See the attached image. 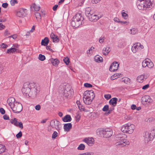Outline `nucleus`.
Returning <instances> with one entry per match:
<instances>
[{
	"mask_svg": "<svg viewBox=\"0 0 155 155\" xmlns=\"http://www.w3.org/2000/svg\"><path fill=\"white\" fill-rule=\"evenodd\" d=\"M84 18L81 13H77L74 15L71 21V25L74 28H77L84 24Z\"/></svg>",
	"mask_w": 155,
	"mask_h": 155,
	"instance_id": "1",
	"label": "nucleus"
},
{
	"mask_svg": "<svg viewBox=\"0 0 155 155\" xmlns=\"http://www.w3.org/2000/svg\"><path fill=\"white\" fill-rule=\"evenodd\" d=\"M127 137V136L124 134L123 133H120L117 134L116 135V140L119 141L118 142L116 143L117 146H120L121 147H122L128 145L130 144L129 142L125 139Z\"/></svg>",
	"mask_w": 155,
	"mask_h": 155,
	"instance_id": "2",
	"label": "nucleus"
},
{
	"mask_svg": "<svg viewBox=\"0 0 155 155\" xmlns=\"http://www.w3.org/2000/svg\"><path fill=\"white\" fill-rule=\"evenodd\" d=\"M137 5L139 9L146 10L147 8H151L152 4L150 0H138Z\"/></svg>",
	"mask_w": 155,
	"mask_h": 155,
	"instance_id": "3",
	"label": "nucleus"
},
{
	"mask_svg": "<svg viewBox=\"0 0 155 155\" xmlns=\"http://www.w3.org/2000/svg\"><path fill=\"white\" fill-rule=\"evenodd\" d=\"M98 133L100 137L105 138H109L113 134L112 130L109 128L99 129Z\"/></svg>",
	"mask_w": 155,
	"mask_h": 155,
	"instance_id": "4",
	"label": "nucleus"
},
{
	"mask_svg": "<svg viewBox=\"0 0 155 155\" xmlns=\"http://www.w3.org/2000/svg\"><path fill=\"white\" fill-rule=\"evenodd\" d=\"M135 128L134 125L130 124H127L123 125L121 128V130L123 133L130 134L133 132Z\"/></svg>",
	"mask_w": 155,
	"mask_h": 155,
	"instance_id": "5",
	"label": "nucleus"
},
{
	"mask_svg": "<svg viewBox=\"0 0 155 155\" xmlns=\"http://www.w3.org/2000/svg\"><path fill=\"white\" fill-rule=\"evenodd\" d=\"M30 83L28 82L24 84L23 87L21 89V91L24 95L26 96L29 97V94L30 92L31 88Z\"/></svg>",
	"mask_w": 155,
	"mask_h": 155,
	"instance_id": "6",
	"label": "nucleus"
},
{
	"mask_svg": "<svg viewBox=\"0 0 155 155\" xmlns=\"http://www.w3.org/2000/svg\"><path fill=\"white\" fill-rule=\"evenodd\" d=\"M71 86L69 85L65 86L64 88L63 87L64 92L62 94L65 97L68 98V97H71L70 95H71L73 92V90H71Z\"/></svg>",
	"mask_w": 155,
	"mask_h": 155,
	"instance_id": "7",
	"label": "nucleus"
},
{
	"mask_svg": "<svg viewBox=\"0 0 155 155\" xmlns=\"http://www.w3.org/2000/svg\"><path fill=\"white\" fill-rule=\"evenodd\" d=\"M30 88L31 87V88L29 94V97L31 98L34 97L36 96V94L38 92H37L38 91L37 88V87L36 84L34 83H30Z\"/></svg>",
	"mask_w": 155,
	"mask_h": 155,
	"instance_id": "8",
	"label": "nucleus"
},
{
	"mask_svg": "<svg viewBox=\"0 0 155 155\" xmlns=\"http://www.w3.org/2000/svg\"><path fill=\"white\" fill-rule=\"evenodd\" d=\"M13 106L11 107V108L12 109L13 112L15 113H19L22 110V105L19 102L15 101V104Z\"/></svg>",
	"mask_w": 155,
	"mask_h": 155,
	"instance_id": "9",
	"label": "nucleus"
},
{
	"mask_svg": "<svg viewBox=\"0 0 155 155\" xmlns=\"http://www.w3.org/2000/svg\"><path fill=\"white\" fill-rule=\"evenodd\" d=\"M142 64L143 68L147 67L148 68H153L154 66L153 62L148 58L146 59L143 61Z\"/></svg>",
	"mask_w": 155,
	"mask_h": 155,
	"instance_id": "10",
	"label": "nucleus"
},
{
	"mask_svg": "<svg viewBox=\"0 0 155 155\" xmlns=\"http://www.w3.org/2000/svg\"><path fill=\"white\" fill-rule=\"evenodd\" d=\"M143 48V46L140 43L137 42L134 44L131 48V50L134 53H135Z\"/></svg>",
	"mask_w": 155,
	"mask_h": 155,
	"instance_id": "11",
	"label": "nucleus"
},
{
	"mask_svg": "<svg viewBox=\"0 0 155 155\" xmlns=\"http://www.w3.org/2000/svg\"><path fill=\"white\" fill-rule=\"evenodd\" d=\"M60 123L57 120L54 119L51 120L50 122V125L52 128H55L57 130H60L59 127Z\"/></svg>",
	"mask_w": 155,
	"mask_h": 155,
	"instance_id": "12",
	"label": "nucleus"
},
{
	"mask_svg": "<svg viewBox=\"0 0 155 155\" xmlns=\"http://www.w3.org/2000/svg\"><path fill=\"white\" fill-rule=\"evenodd\" d=\"M151 134H150L148 132H146L144 136V141L146 143H148L150 141L152 140H153L155 137V134L152 135L151 137Z\"/></svg>",
	"mask_w": 155,
	"mask_h": 155,
	"instance_id": "13",
	"label": "nucleus"
},
{
	"mask_svg": "<svg viewBox=\"0 0 155 155\" xmlns=\"http://www.w3.org/2000/svg\"><path fill=\"white\" fill-rule=\"evenodd\" d=\"M16 118H14L13 119H11L10 122L15 126L19 127L21 129L23 128V125L22 123L18 122Z\"/></svg>",
	"mask_w": 155,
	"mask_h": 155,
	"instance_id": "14",
	"label": "nucleus"
},
{
	"mask_svg": "<svg viewBox=\"0 0 155 155\" xmlns=\"http://www.w3.org/2000/svg\"><path fill=\"white\" fill-rule=\"evenodd\" d=\"M83 95L84 96H87L88 97H89L92 99H93L95 96L94 91L92 90L85 91Z\"/></svg>",
	"mask_w": 155,
	"mask_h": 155,
	"instance_id": "15",
	"label": "nucleus"
},
{
	"mask_svg": "<svg viewBox=\"0 0 155 155\" xmlns=\"http://www.w3.org/2000/svg\"><path fill=\"white\" fill-rule=\"evenodd\" d=\"M26 10L23 8H21L17 13L16 15L20 17L25 16L26 15Z\"/></svg>",
	"mask_w": 155,
	"mask_h": 155,
	"instance_id": "16",
	"label": "nucleus"
},
{
	"mask_svg": "<svg viewBox=\"0 0 155 155\" xmlns=\"http://www.w3.org/2000/svg\"><path fill=\"white\" fill-rule=\"evenodd\" d=\"M83 141L86 143L89 146H91L94 142V140L92 138H85Z\"/></svg>",
	"mask_w": 155,
	"mask_h": 155,
	"instance_id": "17",
	"label": "nucleus"
},
{
	"mask_svg": "<svg viewBox=\"0 0 155 155\" xmlns=\"http://www.w3.org/2000/svg\"><path fill=\"white\" fill-rule=\"evenodd\" d=\"M141 100L143 102L150 103L153 102V100L150 98V96L148 95H145L143 96Z\"/></svg>",
	"mask_w": 155,
	"mask_h": 155,
	"instance_id": "18",
	"label": "nucleus"
},
{
	"mask_svg": "<svg viewBox=\"0 0 155 155\" xmlns=\"http://www.w3.org/2000/svg\"><path fill=\"white\" fill-rule=\"evenodd\" d=\"M88 97L87 96H84V97H83V100L85 104L87 105H88L91 104L92 101L93 99H92L91 98H90V97Z\"/></svg>",
	"mask_w": 155,
	"mask_h": 155,
	"instance_id": "19",
	"label": "nucleus"
},
{
	"mask_svg": "<svg viewBox=\"0 0 155 155\" xmlns=\"http://www.w3.org/2000/svg\"><path fill=\"white\" fill-rule=\"evenodd\" d=\"M15 99L13 97H9L7 101V102L10 107L13 106V105L15 104Z\"/></svg>",
	"mask_w": 155,
	"mask_h": 155,
	"instance_id": "20",
	"label": "nucleus"
},
{
	"mask_svg": "<svg viewBox=\"0 0 155 155\" xmlns=\"http://www.w3.org/2000/svg\"><path fill=\"white\" fill-rule=\"evenodd\" d=\"M118 99L116 97H114L110 100L109 101V104L114 107L116 106Z\"/></svg>",
	"mask_w": 155,
	"mask_h": 155,
	"instance_id": "21",
	"label": "nucleus"
},
{
	"mask_svg": "<svg viewBox=\"0 0 155 155\" xmlns=\"http://www.w3.org/2000/svg\"><path fill=\"white\" fill-rule=\"evenodd\" d=\"M72 125L71 123L65 124H64V128L65 131H69L72 128Z\"/></svg>",
	"mask_w": 155,
	"mask_h": 155,
	"instance_id": "22",
	"label": "nucleus"
},
{
	"mask_svg": "<svg viewBox=\"0 0 155 155\" xmlns=\"http://www.w3.org/2000/svg\"><path fill=\"white\" fill-rule=\"evenodd\" d=\"M89 20L91 21H97V15L96 14L94 13H92L88 17Z\"/></svg>",
	"mask_w": 155,
	"mask_h": 155,
	"instance_id": "23",
	"label": "nucleus"
},
{
	"mask_svg": "<svg viewBox=\"0 0 155 155\" xmlns=\"http://www.w3.org/2000/svg\"><path fill=\"white\" fill-rule=\"evenodd\" d=\"M93 13V11L91 10V8L87 7L86 8L85 14L87 17H89V16L91 15V14Z\"/></svg>",
	"mask_w": 155,
	"mask_h": 155,
	"instance_id": "24",
	"label": "nucleus"
},
{
	"mask_svg": "<svg viewBox=\"0 0 155 155\" xmlns=\"http://www.w3.org/2000/svg\"><path fill=\"white\" fill-rule=\"evenodd\" d=\"M72 118L70 115L67 114L62 118V120L64 122H69L71 120Z\"/></svg>",
	"mask_w": 155,
	"mask_h": 155,
	"instance_id": "25",
	"label": "nucleus"
},
{
	"mask_svg": "<svg viewBox=\"0 0 155 155\" xmlns=\"http://www.w3.org/2000/svg\"><path fill=\"white\" fill-rule=\"evenodd\" d=\"M51 62L54 66H56L58 65L59 62V61L57 58L53 59L51 58L50 60Z\"/></svg>",
	"mask_w": 155,
	"mask_h": 155,
	"instance_id": "26",
	"label": "nucleus"
},
{
	"mask_svg": "<svg viewBox=\"0 0 155 155\" xmlns=\"http://www.w3.org/2000/svg\"><path fill=\"white\" fill-rule=\"evenodd\" d=\"M49 39L47 37H45V38L42 40L41 42V45L44 46H47L49 43Z\"/></svg>",
	"mask_w": 155,
	"mask_h": 155,
	"instance_id": "27",
	"label": "nucleus"
},
{
	"mask_svg": "<svg viewBox=\"0 0 155 155\" xmlns=\"http://www.w3.org/2000/svg\"><path fill=\"white\" fill-rule=\"evenodd\" d=\"M110 48V47H109L104 48L102 50L103 54L105 55H107L110 51L109 50Z\"/></svg>",
	"mask_w": 155,
	"mask_h": 155,
	"instance_id": "28",
	"label": "nucleus"
},
{
	"mask_svg": "<svg viewBox=\"0 0 155 155\" xmlns=\"http://www.w3.org/2000/svg\"><path fill=\"white\" fill-rule=\"evenodd\" d=\"M146 78H144V75H141L137 77V80L139 82L142 83L144 81V79H145Z\"/></svg>",
	"mask_w": 155,
	"mask_h": 155,
	"instance_id": "29",
	"label": "nucleus"
},
{
	"mask_svg": "<svg viewBox=\"0 0 155 155\" xmlns=\"http://www.w3.org/2000/svg\"><path fill=\"white\" fill-rule=\"evenodd\" d=\"M125 45L124 41V40H119L118 43L117 47L119 48H121L124 47Z\"/></svg>",
	"mask_w": 155,
	"mask_h": 155,
	"instance_id": "30",
	"label": "nucleus"
},
{
	"mask_svg": "<svg viewBox=\"0 0 155 155\" xmlns=\"http://www.w3.org/2000/svg\"><path fill=\"white\" fill-rule=\"evenodd\" d=\"M119 66V64L116 61H114L112 63L109 68H112L113 67H114L115 68H118Z\"/></svg>",
	"mask_w": 155,
	"mask_h": 155,
	"instance_id": "31",
	"label": "nucleus"
},
{
	"mask_svg": "<svg viewBox=\"0 0 155 155\" xmlns=\"http://www.w3.org/2000/svg\"><path fill=\"white\" fill-rule=\"evenodd\" d=\"M6 149L5 145L0 144V155H2V153L5 151Z\"/></svg>",
	"mask_w": 155,
	"mask_h": 155,
	"instance_id": "32",
	"label": "nucleus"
},
{
	"mask_svg": "<svg viewBox=\"0 0 155 155\" xmlns=\"http://www.w3.org/2000/svg\"><path fill=\"white\" fill-rule=\"evenodd\" d=\"M16 50L17 49L14 48H11L7 50V52L8 53L10 54L15 52L16 51Z\"/></svg>",
	"mask_w": 155,
	"mask_h": 155,
	"instance_id": "33",
	"label": "nucleus"
},
{
	"mask_svg": "<svg viewBox=\"0 0 155 155\" xmlns=\"http://www.w3.org/2000/svg\"><path fill=\"white\" fill-rule=\"evenodd\" d=\"M130 79L127 77L123 78L122 79V81L124 82V83L127 84L130 82Z\"/></svg>",
	"mask_w": 155,
	"mask_h": 155,
	"instance_id": "34",
	"label": "nucleus"
},
{
	"mask_svg": "<svg viewBox=\"0 0 155 155\" xmlns=\"http://www.w3.org/2000/svg\"><path fill=\"white\" fill-rule=\"evenodd\" d=\"M32 6L34 8L35 11H38L40 8L39 6H37L36 5L35 3H33L32 4Z\"/></svg>",
	"mask_w": 155,
	"mask_h": 155,
	"instance_id": "35",
	"label": "nucleus"
},
{
	"mask_svg": "<svg viewBox=\"0 0 155 155\" xmlns=\"http://www.w3.org/2000/svg\"><path fill=\"white\" fill-rule=\"evenodd\" d=\"M120 75V74H114L113 75L111 76L110 79L111 80H113L116 79L118 78V76H119Z\"/></svg>",
	"mask_w": 155,
	"mask_h": 155,
	"instance_id": "36",
	"label": "nucleus"
},
{
	"mask_svg": "<svg viewBox=\"0 0 155 155\" xmlns=\"http://www.w3.org/2000/svg\"><path fill=\"white\" fill-rule=\"evenodd\" d=\"M85 147V145L82 143L79 145L78 147V149L79 150H83L84 149Z\"/></svg>",
	"mask_w": 155,
	"mask_h": 155,
	"instance_id": "37",
	"label": "nucleus"
},
{
	"mask_svg": "<svg viewBox=\"0 0 155 155\" xmlns=\"http://www.w3.org/2000/svg\"><path fill=\"white\" fill-rule=\"evenodd\" d=\"M130 33L132 35H135L137 33V29L134 28H132L130 30Z\"/></svg>",
	"mask_w": 155,
	"mask_h": 155,
	"instance_id": "38",
	"label": "nucleus"
},
{
	"mask_svg": "<svg viewBox=\"0 0 155 155\" xmlns=\"http://www.w3.org/2000/svg\"><path fill=\"white\" fill-rule=\"evenodd\" d=\"M78 108L81 111H84V112H87V110L85 109L84 107L81 104L78 105Z\"/></svg>",
	"mask_w": 155,
	"mask_h": 155,
	"instance_id": "39",
	"label": "nucleus"
},
{
	"mask_svg": "<svg viewBox=\"0 0 155 155\" xmlns=\"http://www.w3.org/2000/svg\"><path fill=\"white\" fill-rule=\"evenodd\" d=\"M124 11L123 10L121 13L122 16L124 18V19H126L128 17V15L126 13L124 12H123V11Z\"/></svg>",
	"mask_w": 155,
	"mask_h": 155,
	"instance_id": "40",
	"label": "nucleus"
},
{
	"mask_svg": "<svg viewBox=\"0 0 155 155\" xmlns=\"http://www.w3.org/2000/svg\"><path fill=\"white\" fill-rule=\"evenodd\" d=\"M38 59L41 61H43L45 59V57L44 55H42L41 54H40L39 55Z\"/></svg>",
	"mask_w": 155,
	"mask_h": 155,
	"instance_id": "41",
	"label": "nucleus"
},
{
	"mask_svg": "<svg viewBox=\"0 0 155 155\" xmlns=\"http://www.w3.org/2000/svg\"><path fill=\"white\" fill-rule=\"evenodd\" d=\"M63 61L66 65L68 64L70 62L69 59L67 57L64 58L63 59Z\"/></svg>",
	"mask_w": 155,
	"mask_h": 155,
	"instance_id": "42",
	"label": "nucleus"
},
{
	"mask_svg": "<svg viewBox=\"0 0 155 155\" xmlns=\"http://www.w3.org/2000/svg\"><path fill=\"white\" fill-rule=\"evenodd\" d=\"M109 109V106L108 105H106L104 106L102 109V110L104 111H107Z\"/></svg>",
	"mask_w": 155,
	"mask_h": 155,
	"instance_id": "43",
	"label": "nucleus"
},
{
	"mask_svg": "<svg viewBox=\"0 0 155 155\" xmlns=\"http://www.w3.org/2000/svg\"><path fill=\"white\" fill-rule=\"evenodd\" d=\"M84 86L86 87H93L92 85L88 83H85L84 84Z\"/></svg>",
	"mask_w": 155,
	"mask_h": 155,
	"instance_id": "44",
	"label": "nucleus"
},
{
	"mask_svg": "<svg viewBox=\"0 0 155 155\" xmlns=\"http://www.w3.org/2000/svg\"><path fill=\"white\" fill-rule=\"evenodd\" d=\"M52 40L53 42L55 43L58 42L59 41V39L57 36H56Z\"/></svg>",
	"mask_w": 155,
	"mask_h": 155,
	"instance_id": "45",
	"label": "nucleus"
},
{
	"mask_svg": "<svg viewBox=\"0 0 155 155\" xmlns=\"http://www.w3.org/2000/svg\"><path fill=\"white\" fill-rule=\"evenodd\" d=\"M22 136V133L21 131H20L19 133L16 135V137L17 138H21Z\"/></svg>",
	"mask_w": 155,
	"mask_h": 155,
	"instance_id": "46",
	"label": "nucleus"
},
{
	"mask_svg": "<svg viewBox=\"0 0 155 155\" xmlns=\"http://www.w3.org/2000/svg\"><path fill=\"white\" fill-rule=\"evenodd\" d=\"M104 97L107 100H108L110 99L111 97V95L110 94H105L104 95Z\"/></svg>",
	"mask_w": 155,
	"mask_h": 155,
	"instance_id": "47",
	"label": "nucleus"
},
{
	"mask_svg": "<svg viewBox=\"0 0 155 155\" xmlns=\"http://www.w3.org/2000/svg\"><path fill=\"white\" fill-rule=\"evenodd\" d=\"M58 133L56 131H54L52 135V138L53 139H55L58 136Z\"/></svg>",
	"mask_w": 155,
	"mask_h": 155,
	"instance_id": "48",
	"label": "nucleus"
},
{
	"mask_svg": "<svg viewBox=\"0 0 155 155\" xmlns=\"http://www.w3.org/2000/svg\"><path fill=\"white\" fill-rule=\"evenodd\" d=\"M103 58L101 56H99L97 57V62L101 63L103 61Z\"/></svg>",
	"mask_w": 155,
	"mask_h": 155,
	"instance_id": "49",
	"label": "nucleus"
},
{
	"mask_svg": "<svg viewBox=\"0 0 155 155\" xmlns=\"http://www.w3.org/2000/svg\"><path fill=\"white\" fill-rule=\"evenodd\" d=\"M17 3L16 0H11L10 1V3L13 6L15 4Z\"/></svg>",
	"mask_w": 155,
	"mask_h": 155,
	"instance_id": "50",
	"label": "nucleus"
},
{
	"mask_svg": "<svg viewBox=\"0 0 155 155\" xmlns=\"http://www.w3.org/2000/svg\"><path fill=\"white\" fill-rule=\"evenodd\" d=\"M104 41V37L101 36L99 40V42L100 43H102Z\"/></svg>",
	"mask_w": 155,
	"mask_h": 155,
	"instance_id": "51",
	"label": "nucleus"
},
{
	"mask_svg": "<svg viewBox=\"0 0 155 155\" xmlns=\"http://www.w3.org/2000/svg\"><path fill=\"white\" fill-rule=\"evenodd\" d=\"M1 46L2 48H6L8 47V45L4 43L2 44L1 45Z\"/></svg>",
	"mask_w": 155,
	"mask_h": 155,
	"instance_id": "52",
	"label": "nucleus"
},
{
	"mask_svg": "<svg viewBox=\"0 0 155 155\" xmlns=\"http://www.w3.org/2000/svg\"><path fill=\"white\" fill-rule=\"evenodd\" d=\"M0 112L2 114H4L5 113V110L2 108H0Z\"/></svg>",
	"mask_w": 155,
	"mask_h": 155,
	"instance_id": "53",
	"label": "nucleus"
},
{
	"mask_svg": "<svg viewBox=\"0 0 155 155\" xmlns=\"http://www.w3.org/2000/svg\"><path fill=\"white\" fill-rule=\"evenodd\" d=\"M35 15L36 18H39L40 17V13L38 12H36L35 13Z\"/></svg>",
	"mask_w": 155,
	"mask_h": 155,
	"instance_id": "54",
	"label": "nucleus"
},
{
	"mask_svg": "<svg viewBox=\"0 0 155 155\" xmlns=\"http://www.w3.org/2000/svg\"><path fill=\"white\" fill-rule=\"evenodd\" d=\"M35 109L37 110H39L41 109V106L39 105H37L35 106Z\"/></svg>",
	"mask_w": 155,
	"mask_h": 155,
	"instance_id": "55",
	"label": "nucleus"
},
{
	"mask_svg": "<svg viewBox=\"0 0 155 155\" xmlns=\"http://www.w3.org/2000/svg\"><path fill=\"white\" fill-rule=\"evenodd\" d=\"M3 117L4 119L5 120H9V116L6 114H5L3 116Z\"/></svg>",
	"mask_w": 155,
	"mask_h": 155,
	"instance_id": "56",
	"label": "nucleus"
},
{
	"mask_svg": "<svg viewBox=\"0 0 155 155\" xmlns=\"http://www.w3.org/2000/svg\"><path fill=\"white\" fill-rule=\"evenodd\" d=\"M149 85L148 84H146L142 87V89L143 90H146L149 87Z\"/></svg>",
	"mask_w": 155,
	"mask_h": 155,
	"instance_id": "57",
	"label": "nucleus"
},
{
	"mask_svg": "<svg viewBox=\"0 0 155 155\" xmlns=\"http://www.w3.org/2000/svg\"><path fill=\"white\" fill-rule=\"evenodd\" d=\"M81 118V116L79 114H78L76 117V120L77 122H78L80 120Z\"/></svg>",
	"mask_w": 155,
	"mask_h": 155,
	"instance_id": "58",
	"label": "nucleus"
},
{
	"mask_svg": "<svg viewBox=\"0 0 155 155\" xmlns=\"http://www.w3.org/2000/svg\"><path fill=\"white\" fill-rule=\"evenodd\" d=\"M8 4L7 3H3L2 4V6L4 8H6L8 7Z\"/></svg>",
	"mask_w": 155,
	"mask_h": 155,
	"instance_id": "59",
	"label": "nucleus"
},
{
	"mask_svg": "<svg viewBox=\"0 0 155 155\" xmlns=\"http://www.w3.org/2000/svg\"><path fill=\"white\" fill-rule=\"evenodd\" d=\"M120 23L122 24H125L126 25H127L129 23V22L127 21H120Z\"/></svg>",
	"mask_w": 155,
	"mask_h": 155,
	"instance_id": "60",
	"label": "nucleus"
},
{
	"mask_svg": "<svg viewBox=\"0 0 155 155\" xmlns=\"http://www.w3.org/2000/svg\"><path fill=\"white\" fill-rule=\"evenodd\" d=\"M114 21L117 22H118V23H120V21L119 19L117 18H114Z\"/></svg>",
	"mask_w": 155,
	"mask_h": 155,
	"instance_id": "61",
	"label": "nucleus"
},
{
	"mask_svg": "<svg viewBox=\"0 0 155 155\" xmlns=\"http://www.w3.org/2000/svg\"><path fill=\"white\" fill-rule=\"evenodd\" d=\"M10 38H12L14 39H15L17 38V35H12L9 37Z\"/></svg>",
	"mask_w": 155,
	"mask_h": 155,
	"instance_id": "62",
	"label": "nucleus"
},
{
	"mask_svg": "<svg viewBox=\"0 0 155 155\" xmlns=\"http://www.w3.org/2000/svg\"><path fill=\"white\" fill-rule=\"evenodd\" d=\"M136 105L135 104H132L131 107V109L133 110L136 109Z\"/></svg>",
	"mask_w": 155,
	"mask_h": 155,
	"instance_id": "63",
	"label": "nucleus"
},
{
	"mask_svg": "<svg viewBox=\"0 0 155 155\" xmlns=\"http://www.w3.org/2000/svg\"><path fill=\"white\" fill-rule=\"evenodd\" d=\"M5 26L2 24L0 23V29L2 30L5 28Z\"/></svg>",
	"mask_w": 155,
	"mask_h": 155,
	"instance_id": "64",
	"label": "nucleus"
}]
</instances>
